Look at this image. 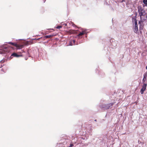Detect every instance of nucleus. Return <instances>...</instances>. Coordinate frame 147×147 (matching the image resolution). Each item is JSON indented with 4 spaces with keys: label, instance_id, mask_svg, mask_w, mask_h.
<instances>
[{
    "label": "nucleus",
    "instance_id": "nucleus-1",
    "mask_svg": "<svg viewBox=\"0 0 147 147\" xmlns=\"http://www.w3.org/2000/svg\"><path fill=\"white\" fill-rule=\"evenodd\" d=\"M138 12L139 15L140 16L141 20H145V18H142V16H145L146 14V12L144 8L141 6H139L138 7Z\"/></svg>",
    "mask_w": 147,
    "mask_h": 147
},
{
    "label": "nucleus",
    "instance_id": "nucleus-2",
    "mask_svg": "<svg viewBox=\"0 0 147 147\" xmlns=\"http://www.w3.org/2000/svg\"><path fill=\"white\" fill-rule=\"evenodd\" d=\"M133 22L134 26V32L136 34L138 33L139 31L138 27L137 20L135 18H133Z\"/></svg>",
    "mask_w": 147,
    "mask_h": 147
},
{
    "label": "nucleus",
    "instance_id": "nucleus-3",
    "mask_svg": "<svg viewBox=\"0 0 147 147\" xmlns=\"http://www.w3.org/2000/svg\"><path fill=\"white\" fill-rule=\"evenodd\" d=\"M113 104V103H111L106 105H102V107L104 108L105 109H108L110 108Z\"/></svg>",
    "mask_w": 147,
    "mask_h": 147
},
{
    "label": "nucleus",
    "instance_id": "nucleus-4",
    "mask_svg": "<svg viewBox=\"0 0 147 147\" xmlns=\"http://www.w3.org/2000/svg\"><path fill=\"white\" fill-rule=\"evenodd\" d=\"M147 84L143 83V84L142 86V88L140 90V92L142 94H143L144 93V91L146 89V87L147 86Z\"/></svg>",
    "mask_w": 147,
    "mask_h": 147
},
{
    "label": "nucleus",
    "instance_id": "nucleus-5",
    "mask_svg": "<svg viewBox=\"0 0 147 147\" xmlns=\"http://www.w3.org/2000/svg\"><path fill=\"white\" fill-rule=\"evenodd\" d=\"M139 24H140L139 27V31L141 33L143 28L144 25L143 23H142V21H139Z\"/></svg>",
    "mask_w": 147,
    "mask_h": 147
},
{
    "label": "nucleus",
    "instance_id": "nucleus-6",
    "mask_svg": "<svg viewBox=\"0 0 147 147\" xmlns=\"http://www.w3.org/2000/svg\"><path fill=\"white\" fill-rule=\"evenodd\" d=\"M7 47H5L3 48V50L0 51V54L6 53L8 51Z\"/></svg>",
    "mask_w": 147,
    "mask_h": 147
},
{
    "label": "nucleus",
    "instance_id": "nucleus-7",
    "mask_svg": "<svg viewBox=\"0 0 147 147\" xmlns=\"http://www.w3.org/2000/svg\"><path fill=\"white\" fill-rule=\"evenodd\" d=\"M147 77V73H145L144 75L143 78L142 80L143 83H144L146 81V78Z\"/></svg>",
    "mask_w": 147,
    "mask_h": 147
},
{
    "label": "nucleus",
    "instance_id": "nucleus-8",
    "mask_svg": "<svg viewBox=\"0 0 147 147\" xmlns=\"http://www.w3.org/2000/svg\"><path fill=\"white\" fill-rule=\"evenodd\" d=\"M11 56H13L14 57H18L21 56L18 55L16 53H13L11 55Z\"/></svg>",
    "mask_w": 147,
    "mask_h": 147
},
{
    "label": "nucleus",
    "instance_id": "nucleus-9",
    "mask_svg": "<svg viewBox=\"0 0 147 147\" xmlns=\"http://www.w3.org/2000/svg\"><path fill=\"white\" fill-rule=\"evenodd\" d=\"M116 42H116L115 41H114V42L113 41L111 43V45L114 47H115L117 45Z\"/></svg>",
    "mask_w": 147,
    "mask_h": 147
},
{
    "label": "nucleus",
    "instance_id": "nucleus-10",
    "mask_svg": "<svg viewBox=\"0 0 147 147\" xmlns=\"http://www.w3.org/2000/svg\"><path fill=\"white\" fill-rule=\"evenodd\" d=\"M8 43L9 44H11L12 45H13V46H16V47H17V44L11 42H9Z\"/></svg>",
    "mask_w": 147,
    "mask_h": 147
},
{
    "label": "nucleus",
    "instance_id": "nucleus-11",
    "mask_svg": "<svg viewBox=\"0 0 147 147\" xmlns=\"http://www.w3.org/2000/svg\"><path fill=\"white\" fill-rule=\"evenodd\" d=\"M52 35H47L45 36L46 38H49L52 36Z\"/></svg>",
    "mask_w": 147,
    "mask_h": 147
},
{
    "label": "nucleus",
    "instance_id": "nucleus-12",
    "mask_svg": "<svg viewBox=\"0 0 147 147\" xmlns=\"http://www.w3.org/2000/svg\"><path fill=\"white\" fill-rule=\"evenodd\" d=\"M84 34V33L83 32H80V33L78 34V36H82V35H83Z\"/></svg>",
    "mask_w": 147,
    "mask_h": 147
},
{
    "label": "nucleus",
    "instance_id": "nucleus-13",
    "mask_svg": "<svg viewBox=\"0 0 147 147\" xmlns=\"http://www.w3.org/2000/svg\"><path fill=\"white\" fill-rule=\"evenodd\" d=\"M125 2V3H126V5L127 6L128 5V4H127V3H126V2L127 1V2H128V1L127 0H123L122 1V2Z\"/></svg>",
    "mask_w": 147,
    "mask_h": 147
},
{
    "label": "nucleus",
    "instance_id": "nucleus-14",
    "mask_svg": "<svg viewBox=\"0 0 147 147\" xmlns=\"http://www.w3.org/2000/svg\"><path fill=\"white\" fill-rule=\"evenodd\" d=\"M143 2L144 4H147V0H143Z\"/></svg>",
    "mask_w": 147,
    "mask_h": 147
},
{
    "label": "nucleus",
    "instance_id": "nucleus-15",
    "mask_svg": "<svg viewBox=\"0 0 147 147\" xmlns=\"http://www.w3.org/2000/svg\"><path fill=\"white\" fill-rule=\"evenodd\" d=\"M62 26H57V29H60V28H62Z\"/></svg>",
    "mask_w": 147,
    "mask_h": 147
},
{
    "label": "nucleus",
    "instance_id": "nucleus-16",
    "mask_svg": "<svg viewBox=\"0 0 147 147\" xmlns=\"http://www.w3.org/2000/svg\"><path fill=\"white\" fill-rule=\"evenodd\" d=\"M4 62V60L3 59L0 61V63H3Z\"/></svg>",
    "mask_w": 147,
    "mask_h": 147
},
{
    "label": "nucleus",
    "instance_id": "nucleus-17",
    "mask_svg": "<svg viewBox=\"0 0 147 147\" xmlns=\"http://www.w3.org/2000/svg\"><path fill=\"white\" fill-rule=\"evenodd\" d=\"M74 146V145L72 144H70V146H69V147H72Z\"/></svg>",
    "mask_w": 147,
    "mask_h": 147
},
{
    "label": "nucleus",
    "instance_id": "nucleus-18",
    "mask_svg": "<svg viewBox=\"0 0 147 147\" xmlns=\"http://www.w3.org/2000/svg\"><path fill=\"white\" fill-rule=\"evenodd\" d=\"M73 42L74 43H75V40H73Z\"/></svg>",
    "mask_w": 147,
    "mask_h": 147
},
{
    "label": "nucleus",
    "instance_id": "nucleus-19",
    "mask_svg": "<svg viewBox=\"0 0 147 147\" xmlns=\"http://www.w3.org/2000/svg\"><path fill=\"white\" fill-rule=\"evenodd\" d=\"M23 47V45H21V48H22Z\"/></svg>",
    "mask_w": 147,
    "mask_h": 147
},
{
    "label": "nucleus",
    "instance_id": "nucleus-20",
    "mask_svg": "<svg viewBox=\"0 0 147 147\" xmlns=\"http://www.w3.org/2000/svg\"><path fill=\"white\" fill-rule=\"evenodd\" d=\"M94 121H96V119H95L94 120Z\"/></svg>",
    "mask_w": 147,
    "mask_h": 147
},
{
    "label": "nucleus",
    "instance_id": "nucleus-21",
    "mask_svg": "<svg viewBox=\"0 0 147 147\" xmlns=\"http://www.w3.org/2000/svg\"><path fill=\"white\" fill-rule=\"evenodd\" d=\"M65 26H66V25H67V24H65Z\"/></svg>",
    "mask_w": 147,
    "mask_h": 147
}]
</instances>
